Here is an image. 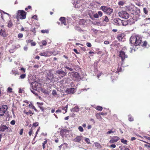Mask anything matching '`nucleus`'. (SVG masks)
<instances>
[{
  "label": "nucleus",
  "mask_w": 150,
  "mask_h": 150,
  "mask_svg": "<svg viewBox=\"0 0 150 150\" xmlns=\"http://www.w3.org/2000/svg\"><path fill=\"white\" fill-rule=\"evenodd\" d=\"M130 42L135 46L139 45L142 42V38L139 36H132L130 39Z\"/></svg>",
  "instance_id": "obj_1"
},
{
  "label": "nucleus",
  "mask_w": 150,
  "mask_h": 150,
  "mask_svg": "<svg viewBox=\"0 0 150 150\" xmlns=\"http://www.w3.org/2000/svg\"><path fill=\"white\" fill-rule=\"evenodd\" d=\"M26 13L23 10H19L17 11L16 16V18L18 20L23 19L26 18Z\"/></svg>",
  "instance_id": "obj_2"
},
{
  "label": "nucleus",
  "mask_w": 150,
  "mask_h": 150,
  "mask_svg": "<svg viewBox=\"0 0 150 150\" xmlns=\"http://www.w3.org/2000/svg\"><path fill=\"white\" fill-rule=\"evenodd\" d=\"M100 9L104 13L108 15H110L113 11L112 8L106 6H102L100 7Z\"/></svg>",
  "instance_id": "obj_3"
},
{
  "label": "nucleus",
  "mask_w": 150,
  "mask_h": 150,
  "mask_svg": "<svg viewBox=\"0 0 150 150\" xmlns=\"http://www.w3.org/2000/svg\"><path fill=\"white\" fill-rule=\"evenodd\" d=\"M118 14L120 17L124 19H127L129 16V13L125 11H121L119 12Z\"/></svg>",
  "instance_id": "obj_4"
},
{
  "label": "nucleus",
  "mask_w": 150,
  "mask_h": 150,
  "mask_svg": "<svg viewBox=\"0 0 150 150\" xmlns=\"http://www.w3.org/2000/svg\"><path fill=\"white\" fill-rule=\"evenodd\" d=\"M8 108L7 105H3L0 108V116H3Z\"/></svg>",
  "instance_id": "obj_5"
},
{
  "label": "nucleus",
  "mask_w": 150,
  "mask_h": 150,
  "mask_svg": "<svg viewBox=\"0 0 150 150\" xmlns=\"http://www.w3.org/2000/svg\"><path fill=\"white\" fill-rule=\"evenodd\" d=\"M33 89L35 90H37L40 88L41 84L36 81L33 82L32 83Z\"/></svg>",
  "instance_id": "obj_6"
},
{
  "label": "nucleus",
  "mask_w": 150,
  "mask_h": 150,
  "mask_svg": "<svg viewBox=\"0 0 150 150\" xmlns=\"http://www.w3.org/2000/svg\"><path fill=\"white\" fill-rule=\"evenodd\" d=\"M119 57H120L122 61H124L125 58L127 57V55L125 54V52L122 50H121L119 52Z\"/></svg>",
  "instance_id": "obj_7"
},
{
  "label": "nucleus",
  "mask_w": 150,
  "mask_h": 150,
  "mask_svg": "<svg viewBox=\"0 0 150 150\" xmlns=\"http://www.w3.org/2000/svg\"><path fill=\"white\" fill-rule=\"evenodd\" d=\"M114 23L115 25H121L122 20L119 18H115L113 20Z\"/></svg>",
  "instance_id": "obj_8"
},
{
  "label": "nucleus",
  "mask_w": 150,
  "mask_h": 150,
  "mask_svg": "<svg viewBox=\"0 0 150 150\" xmlns=\"http://www.w3.org/2000/svg\"><path fill=\"white\" fill-rule=\"evenodd\" d=\"M120 139L117 136H114L111 138L109 141L110 143L112 144L117 142Z\"/></svg>",
  "instance_id": "obj_9"
},
{
  "label": "nucleus",
  "mask_w": 150,
  "mask_h": 150,
  "mask_svg": "<svg viewBox=\"0 0 150 150\" xmlns=\"http://www.w3.org/2000/svg\"><path fill=\"white\" fill-rule=\"evenodd\" d=\"M51 53L49 51H46L43 52H41L40 54V55L41 56H44L45 57L49 56L50 55V54Z\"/></svg>",
  "instance_id": "obj_10"
},
{
  "label": "nucleus",
  "mask_w": 150,
  "mask_h": 150,
  "mask_svg": "<svg viewBox=\"0 0 150 150\" xmlns=\"http://www.w3.org/2000/svg\"><path fill=\"white\" fill-rule=\"evenodd\" d=\"M103 13L101 11H98V13H96L93 15V17L95 18H98L99 17H101L102 16Z\"/></svg>",
  "instance_id": "obj_11"
},
{
  "label": "nucleus",
  "mask_w": 150,
  "mask_h": 150,
  "mask_svg": "<svg viewBox=\"0 0 150 150\" xmlns=\"http://www.w3.org/2000/svg\"><path fill=\"white\" fill-rule=\"evenodd\" d=\"M8 127L5 125H1L0 127V131L4 132L6 130L8 129Z\"/></svg>",
  "instance_id": "obj_12"
},
{
  "label": "nucleus",
  "mask_w": 150,
  "mask_h": 150,
  "mask_svg": "<svg viewBox=\"0 0 150 150\" xmlns=\"http://www.w3.org/2000/svg\"><path fill=\"white\" fill-rule=\"evenodd\" d=\"M56 73L57 74H59V75H60V76L62 77H63L64 76H65L66 74L67 73L65 72L64 71L58 70L56 71Z\"/></svg>",
  "instance_id": "obj_13"
},
{
  "label": "nucleus",
  "mask_w": 150,
  "mask_h": 150,
  "mask_svg": "<svg viewBox=\"0 0 150 150\" xmlns=\"http://www.w3.org/2000/svg\"><path fill=\"white\" fill-rule=\"evenodd\" d=\"M0 35L3 37H6L7 36L5 30L1 29L0 31Z\"/></svg>",
  "instance_id": "obj_14"
},
{
  "label": "nucleus",
  "mask_w": 150,
  "mask_h": 150,
  "mask_svg": "<svg viewBox=\"0 0 150 150\" xmlns=\"http://www.w3.org/2000/svg\"><path fill=\"white\" fill-rule=\"evenodd\" d=\"M59 21L62 24H63L64 25H66V18L64 17H61L59 19Z\"/></svg>",
  "instance_id": "obj_15"
},
{
  "label": "nucleus",
  "mask_w": 150,
  "mask_h": 150,
  "mask_svg": "<svg viewBox=\"0 0 150 150\" xmlns=\"http://www.w3.org/2000/svg\"><path fill=\"white\" fill-rule=\"evenodd\" d=\"M79 110V108L78 106H75L74 108L71 109V110L72 112H78Z\"/></svg>",
  "instance_id": "obj_16"
},
{
  "label": "nucleus",
  "mask_w": 150,
  "mask_h": 150,
  "mask_svg": "<svg viewBox=\"0 0 150 150\" xmlns=\"http://www.w3.org/2000/svg\"><path fill=\"white\" fill-rule=\"evenodd\" d=\"M74 88H70L67 90V92L69 94L73 93H74Z\"/></svg>",
  "instance_id": "obj_17"
},
{
  "label": "nucleus",
  "mask_w": 150,
  "mask_h": 150,
  "mask_svg": "<svg viewBox=\"0 0 150 150\" xmlns=\"http://www.w3.org/2000/svg\"><path fill=\"white\" fill-rule=\"evenodd\" d=\"M124 35L122 34H119L117 36V38L119 41H121L124 37Z\"/></svg>",
  "instance_id": "obj_18"
},
{
  "label": "nucleus",
  "mask_w": 150,
  "mask_h": 150,
  "mask_svg": "<svg viewBox=\"0 0 150 150\" xmlns=\"http://www.w3.org/2000/svg\"><path fill=\"white\" fill-rule=\"evenodd\" d=\"M68 130L63 129H61L60 132V133L61 135H63L65 134L66 133H67L68 131Z\"/></svg>",
  "instance_id": "obj_19"
},
{
  "label": "nucleus",
  "mask_w": 150,
  "mask_h": 150,
  "mask_svg": "<svg viewBox=\"0 0 150 150\" xmlns=\"http://www.w3.org/2000/svg\"><path fill=\"white\" fill-rule=\"evenodd\" d=\"M86 23V21L84 19L80 20L79 21V24L81 25H84Z\"/></svg>",
  "instance_id": "obj_20"
},
{
  "label": "nucleus",
  "mask_w": 150,
  "mask_h": 150,
  "mask_svg": "<svg viewBox=\"0 0 150 150\" xmlns=\"http://www.w3.org/2000/svg\"><path fill=\"white\" fill-rule=\"evenodd\" d=\"M81 137L80 136L76 137L74 139V141L75 142H79L81 140Z\"/></svg>",
  "instance_id": "obj_21"
},
{
  "label": "nucleus",
  "mask_w": 150,
  "mask_h": 150,
  "mask_svg": "<svg viewBox=\"0 0 150 150\" xmlns=\"http://www.w3.org/2000/svg\"><path fill=\"white\" fill-rule=\"evenodd\" d=\"M94 144L96 147H97V148H102V146L100 144L97 142H95L94 143Z\"/></svg>",
  "instance_id": "obj_22"
},
{
  "label": "nucleus",
  "mask_w": 150,
  "mask_h": 150,
  "mask_svg": "<svg viewBox=\"0 0 150 150\" xmlns=\"http://www.w3.org/2000/svg\"><path fill=\"white\" fill-rule=\"evenodd\" d=\"M128 120L129 121L132 122L134 120L133 117L130 114L128 115Z\"/></svg>",
  "instance_id": "obj_23"
},
{
  "label": "nucleus",
  "mask_w": 150,
  "mask_h": 150,
  "mask_svg": "<svg viewBox=\"0 0 150 150\" xmlns=\"http://www.w3.org/2000/svg\"><path fill=\"white\" fill-rule=\"evenodd\" d=\"M122 22L121 25L122 26H126L128 24V22L127 21L122 20Z\"/></svg>",
  "instance_id": "obj_24"
},
{
  "label": "nucleus",
  "mask_w": 150,
  "mask_h": 150,
  "mask_svg": "<svg viewBox=\"0 0 150 150\" xmlns=\"http://www.w3.org/2000/svg\"><path fill=\"white\" fill-rule=\"evenodd\" d=\"M23 112L24 113L26 114L27 115H29L31 114H33L30 110H29L28 112H27L25 110H24L23 111Z\"/></svg>",
  "instance_id": "obj_25"
},
{
  "label": "nucleus",
  "mask_w": 150,
  "mask_h": 150,
  "mask_svg": "<svg viewBox=\"0 0 150 150\" xmlns=\"http://www.w3.org/2000/svg\"><path fill=\"white\" fill-rule=\"evenodd\" d=\"M44 139L45 140V141L42 143V146L43 149L45 148V144H47V139Z\"/></svg>",
  "instance_id": "obj_26"
},
{
  "label": "nucleus",
  "mask_w": 150,
  "mask_h": 150,
  "mask_svg": "<svg viewBox=\"0 0 150 150\" xmlns=\"http://www.w3.org/2000/svg\"><path fill=\"white\" fill-rule=\"evenodd\" d=\"M100 115H101L99 114V113H97L96 114V116L97 119L99 120H101L102 119V118Z\"/></svg>",
  "instance_id": "obj_27"
},
{
  "label": "nucleus",
  "mask_w": 150,
  "mask_h": 150,
  "mask_svg": "<svg viewBox=\"0 0 150 150\" xmlns=\"http://www.w3.org/2000/svg\"><path fill=\"white\" fill-rule=\"evenodd\" d=\"M13 25V24L12 22V21H9L8 22V28H11V27Z\"/></svg>",
  "instance_id": "obj_28"
},
{
  "label": "nucleus",
  "mask_w": 150,
  "mask_h": 150,
  "mask_svg": "<svg viewBox=\"0 0 150 150\" xmlns=\"http://www.w3.org/2000/svg\"><path fill=\"white\" fill-rule=\"evenodd\" d=\"M96 109L97 110L100 111L102 110L103 109V108H102V107L100 106H97L96 107Z\"/></svg>",
  "instance_id": "obj_29"
},
{
  "label": "nucleus",
  "mask_w": 150,
  "mask_h": 150,
  "mask_svg": "<svg viewBox=\"0 0 150 150\" xmlns=\"http://www.w3.org/2000/svg\"><path fill=\"white\" fill-rule=\"evenodd\" d=\"M121 142L122 143L124 144H127V141L126 140L124 139H121Z\"/></svg>",
  "instance_id": "obj_30"
},
{
  "label": "nucleus",
  "mask_w": 150,
  "mask_h": 150,
  "mask_svg": "<svg viewBox=\"0 0 150 150\" xmlns=\"http://www.w3.org/2000/svg\"><path fill=\"white\" fill-rule=\"evenodd\" d=\"M68 106V105H67L65 107H63L62 108V109L63 110H64L65 111V112H63L64 113H65L67 112V110Z\"/></svg>",
  "instance_id": "obj_31"
},
{
  "label": "nucleus",
  "mask_w": 150,
  "mask_h": 150,
  "mask_svg": "<svg viewBox=\"0 0 150 150\" xmlns=\"http://www.w3.org/2000/svg\"><path fill=\"white\" fill-rule=\"evenodd\" d=\"M74 76L77 79H79L80 77L79 74L77 72H75L74 74Z\"/></svg>",
  "instance_id": "obj_32"
},
{
  "label": "nucleus",
  "mask_w": 150,
  "mask_h": 150,
  "mask_svg": "<svg viewBox=\"0 0 150 150\" xmlns=\"http://www.w3.org/2000/svg\"><path fill=\"white\" fill-rule=\"evenodd\" d=\"M41 32L43 33H49V30H42L41 31Z\"/></svg>",
  "instance_id": "obj_33"
},
{
  "label": "nucleus",
  "mask_w": 150,
  "mask_h": 150,
  "mask_svg": "<svg viewBox=\"0 0 150 150\" xmlns=\"http://www.w3.org/2000/svg\"><path fill=\"white\" fill-rule=\"evenodd\" d=\"M119 66V65H118ZM122 69L120 67H119V66L118 67V68H117V70L116 71V72L117 73H118L119 72H120L121 71Z\"/></svg>",
  "instance_id": "obj_34"
},
{
  "label": "nucleus",
  "mask_w": 150,
  "mask_h": 150,
  "mask_svg": "<svg viewBox=\"0 0 150 150\" xmlns=\"http://www.w3.org/2000/svg\"><path fill=\"white\" fill-rule=\"evenodd\" d=\"M13 74L16 75V74H19L18 72L17 71L13 70L12 71Z\"/></svg>",
  "instance_id": "obj_35"
},
{
  "label": "nucleus",
  "mask_w": 150,
  "mask_h": 150,
  "mask_svg": "<svg viewBox=\"0 0 150 150\" xmlns=\"http://www.w3.org/2000/svg\"><path fill=\"white\" fill-rule=\"evenodd\" d=\"M52 93V94L54 96H57V94L55 90H53Z\"/></svg>",
  "instance_id": "obj_36"
},
{
  "label": "nucleus",
  "mask_w": 150,
  "mask_h": 150,
  "mask_svg": "<svg viewBox=\"0 0 150 150\" xmlns=\"http://www.w3.org/2000/svg\"><path fill=\"white\" fill-rule=\"evenodd\" d=\"M78 129L81 132H83L84 131L83 128L81 126H79Z\"/></svg>",
  "instance_id": "obj_37"
},
{
  "label": "nucleus",
  "mask_w": 150,
  "mask_h": 150,
  "mask_svg": "<svg viewBox=\"0 0 150 150\" xmlns=\"http://www.w3.org/2000/svg\"><path fill=\"white\" fill-rule=\"evenodd\" d=\"M38 122H35L33 123V126L32 127V128L33 127V126H34L35 127H36L38 126Z\"/></svg>",
  "instance_id": "obj_38"
},
{
  "label": "nucleus",
  "mask_w": 150,
  "mask_h": 150,
  "mask_svg": "<svg viewBox=\"0 0 150 150\" xmlns=\"http://www.w3.org/2000/svg\"><path fill=\"white\" fill-rule=\"evenodd\" d=\"M42 45L43 46H45L47 45V42L45 40H43L42 41Z\"/></svg>",
  "instance_id": "obj_39"
},
{
  "label": "nucleus",
  "mask_w": 150,
  "mask_h": 150,
  "mask_svg": "<svg viewBox=\"0 0 150 150\" xmlns=\"http://www.w3.org/2000/svg\"><path fill=\"white\" fill-rule=\"evenodd\" d=\"M33 133V129L31 128V129H30V131L28 132L29 135L30 136Z\"/></svg>",
  "instance_id": "obj_40"
},
{
  "label": "nucleus",
  "mask_w": 150,
  "mask_h": 150,
  "mask_svg": "<svg viewBox=\"0 0 150 150\" xmlns=\"http://www.w3.org/2000/svg\"><path fill=\"white\" fill-rule=\"evenodd\" d=\"M143 11L144 13L146 14H147L148 13V11L146 8H143Z\"/></svg>",
  "instance_id": "obj_41"
},
{
  "label": "nucleus",
  "mask_w": 150,
  "mask_h": 150,
  "mask_svg": "<svg viewBox=\"0 0 150 150\" xmlns=\"http://www.w3.org/2000/svg\"><path fill=\"white\" fill-rule=\"evenodd\" d=\"M147 44V42L146 41H145L143 42V43L142 45L143 47H146Z\"/></svg>",
  "instance_id": "obj_42"
},
{
  "label": "nucleus",
  "mask_w": 150,
  "mask_h": 150,
  "mask_svg": "<svg viewBox=\"0 0 150 150\" xmlns=\"http://www.w3.org/2000/svg\"><path fill=\"white\" fill-rule=\"evenodd\" d=\"M23 37V35L21 33H19L18 35V37L19 38H21Z\"/></svg>",
  "instance_id": "obj_43"
},
{
  "label": "nucleus",
  "mask_w": 150,
  "mask_h": 150,
  "mask_svg": "<svg viewBox=\"0 0 150 150\" xmlns=\"http://www.w3.org/2000/svg\"><path fill=\"white\" fill-rule=\"evenodd\" d=\"M85 140L86 141V142L88 144H90V141L89 139L88 138H85Z\"/></svg>",
  "instance_id": "obj_44"
},
{
  "label": "nucleus",
  "mask_w": 150,
  "mask_h": 150,
  "mask_svg": "<svg viewBox=\"0 0 150 150\" xmlns=\"http://www.w3.org/2000/svg\"><path fill=\"white\" fill-rule=\"evenodd\" d=\"M12 88L9 87L7 88V92L11 93L12 92Z\"/></svg>",
  "instance_id": "obj_45"
},
{
  "label": "nucleus",
  "mask_w": 150,
  "mask_h": 150,
  "mask_svg": "<svg viewBox=\"0 0 150 150\" xmlns=\"http://www.w3.org/2000/svg\"><path fill=\"white\" fill-rule=\"evenodd\" d=\"M109 21V20L108 17L106 16H105L104 21L106 22H108Z\"/></svg>",
  "instance_id": "obj_46"
},
{
  "label": "nucleus",
  "mask_w": 150,
  "mask_h": 150,
  "mask_svg": "<svg viewBox=\"0 0 150 150\" xmlns=\"http://www.w3.org/2000/svg\"><path fill=\"white\" fill-rule=\"evenodd\" d=\"M33 40H30V39H28L26 41V42L27 43H31L33 41Z\"/></svg>",
  "instance_id": "obj_47"
},
{
  "label": "nucleus",
  "mask_w": 150,
  "mask_h": 150,
  "mask_svg": "<svg viewBox=\"0 0 150 150\" xmlns=\"http://www.w3.org/2000/svg\"><path fill=\"white\" fill-rule=\"evenodd\" d=\"M26 76V75L25 74H21L20 76V78L21 79H24Z\"/></svg>",
  "instance_id": "obj_48"
},
{
  "label": "nucleus",
  "mask_w": 150,
  "mask_h": 150,
  "mask_svg": "<svg viewBox=\"0 0 150 150\" xmlns=\"http://www.w3.org/2000/svg\"><path fill=\"white\" fill-rule=\"evenodd\" d=\"M36 43L35 42H33V41L31 43V46H35L36 45Z\"/></svg>",
  "instance_id": "obj_49"
},
{
  "label": "nucleus",
  "mask_w": 150,
  "mask_h": 150,
  "mask_svg": "<svg viewBox=\"0 0 150 150\" xmlns=\"http://www.w3.org/2000/svg\"><path fill=\"white\" fill-rule=\"evenodd\" d=\"M65 68H66V69L69 70L70 71H72L73 70V69L72 68H70L67 66H66L65 67Z\"/></svg>",
  "instance_id": "obj_50"
},
{
  "label": "nucleus",
  "mask_w": 150,
  "mask_h": 150,
  "mask_svg": "<svg viewBox=\"0 0 150 150\" xmlns=\"http://www.w3.org/2000/svg\"><path fill=\"white\" fill-rule=\"evenodd\" d=\"M118 4L120 5L123 6L124 4V3L122 1H120L118 2Z\"/></svg>",
  "instance_id": "obj_51"
},
{
  "label": "nucleus",
  "mask_w": 150,
  "mask_h": 150,
  "mask_svg": "<svg viewBox=\"0 0 150 150\" xmlns=\"http://www.w3.org/2000/svg\"><path fill=\"white\" fill-rule=\"evenodd\" d=\"M39 107L42 112H44V108L43 106H39Z\"/></svg>",
  "instance_id": "obj_52"
},
{
  "label": "nucleus",
  "mask_w": 150,
  "mask_h": 150,
  "mask_svg": "<svg viewBox=\"0 0 150 150\" xmlns=\"http://www.w3.org/2000/svg\"><path fill=\"white\" fill-rule=\"evenodd\" d=\"M99 113L100 115H107V112H101Z\"/></svg>",
  "instance_id": "obj_53"
},
{
  "label": "nucleus",
  "mask_w": 150,
  "mask_h": 150,
  "mask_svg": "<svg viewBox=\"0 0 150 150\" xmlns=\"http://www.w3.org/2000/svg\"><path fill=\"white\" fill-rule=\"evenodd\" d=\"M10 124L12 125H14L15 124V121L14 120H12L10 122Z\"/></svg>",
  "instance_id": "obj_54"
},
{
  "label": "nucleus",
  "mask_w": 150,
  "mask_h": 150,
  "mask_svg": "<svg viewBox=\"0 0 150 150\" xmlns=\"http://www.w3.org/2000/svg\"><path fill=\"white\" fill-rule=\"evenodd\" d=\"M86 45L88 47H91V45L90 42H87Z\"/></svg>",
  "instance_id": "obj_55"
},
{
  "label": "nucleus",
  "mask_w": 150,
  "mask_h": 150,
  "mask_svg": "<svg viewBox=\"0 0 150 150\" xmlns=\"http://www.w3.org/2000/svg\"><path fill=\"white\" fill-rule=\"evenodd\" d=\"M23 129H21L19 134L20 135H22L23 132Z\"/></svg>",
  "instance_id": "obj_56"
},
{
  "label": "nucleus",
  "mask_w": 150,
  "mask_h": 150,
  "mask_svg": "<svg viewBox=\"0 0 150 150\" xmlns=\"http://www.w3.org/2000/svg\"><path fill=\"white\" fill-rule=\"evenodd\" d=\"M114 132L112 131V129H111L109 131L107 132V134H110L111 133H113Z\"/></svg>",
  "instance_id": "obj_57"
},
{
  "label": "nucleus",
  "mask_w": 150,
  "mask_h": 150,
  "mask_svg": "<svg viewBox=\"0 0 150 150\" xmlns=\"http://www.w3.org/2000/svg\"><path fill=\"white\" fill-rule=\"evenodd\" d=\"M116 145L114 144H112L111 145H110V147H112L113 148H115L116 147Z\"/></svg>",
  "instance_id": "obj_58"
},
{
  "label": "nucleus",
  "mask_w": 150,
  "mask_h": 150,
  "mask_svg": "<svg viewBox=\"0 0 150 150\" xmlns=\"http://www.w3.org/2000/svg\"><path fill=\"white\" fill-rule=\"evenodd\" d=\"M32 18L35 19H37V17L36 15H34L32 17Z\"/></svg>",
  "instance_id": "obj_59"
},
{
  "label": "nucleus",
  "mask_w": 150,
  "mask_h": 150,
  "mask_svg": "<svg viewBox=\"0 0 150 150\" xmlns=\"http://www.w3.org/2000/svg\"><path fill=\"white\" fill-rule=\"evenodd\" d=\"M73 50L76 54H79V53L78 52L77 50L74 49Z\"/></svg>",
  "instance_id": "obj_60"
},
{
  "label": "nucleus",
  "mask_w": 150,
  "mask_h": 150,
  "mask_svg": "<svg viewBox=\"0 0 150 150\" xmlns=\"http://www.w3.org/2000/svg\"><path fill=\"white\" fill-rule=\"evenodd\" d=\"M104 44L106 45H108V44L109 43V42L108 41H105L104 42Z\"/></svg>",
  "instance_id": "obj_61"
},
{
  "label": "nucleus",
  "mask_w": 150,
  "mask_h": 150,
  "mask_svg": "<svg viewBox=\"0 0 150 150\" xmlns=\"http://www.w3.org/2000/svg\"><path fill=\"white\" fill-rule=\"evenodd\" d=\"M62 112V111L61 110H59V109H58L56 111V113H58V112Z\"/></svg>",
  "instance_id": "obj_62"
},
{
  "label": "nucleus",
  "mask_w": 150,
  "mask_h": 150,
  "mask_svg": "<svg viewBox=\"0 0 150 150\" xmlns=\"http://www.w3.org/2000/svg\"><path fill=\"white\" fill-rule=\"evenodd\" d=\"M63 56L64 58H65L66 59H68L69 58H68V56H66L65 55H64Z\"/></svg>",
  "instance_id": "obj_63"
},
{
  "label": "nucleus",
  "mask_w": 150,
  "mask_h": 150,
  "mask_svg": "<svg viewBox=\"0 0 150 150\" xmlns=\"http://www.w3.org/2000/svg\"><path fill=\"white\" fill-rule=\"evenodd\" d=\"M146 147H147L148 148H149L150 147V146L149 145H147L146 144H145L144 145Z\"/></svg>",
  "instance_id": "obj_64"
}]
</instances>
